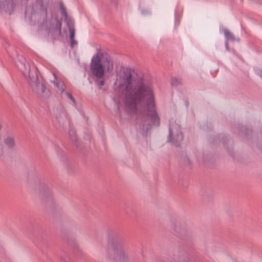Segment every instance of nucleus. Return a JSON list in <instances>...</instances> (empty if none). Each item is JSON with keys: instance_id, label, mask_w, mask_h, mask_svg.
<instances>
[{"instance_id": "nucleus-27", "label": "nucleus", "mask_w": 262, "mask_h": 262, "mask_svg": "<svg viewBox=\"0 0 262 262\" xmlns=\"http://www.w3.org/2000/svg\"><path fill=\"white\" fill-rule=\"evenodd\" d=\"M62 259L64 262H69V258H63L62 257Z\"/></svg>"}, {"instance_id": "nucleus-15", "label": "nucleus", "mask_w": 262, "mask_h": 262, "mask_svg": "<svg viewBox=\"0 0 262 262\" xmlns=\"http://www.w3.org/2000/svg\"><path fill=\"white\" fill-rule=\"evenodd\" d=\"M69 136H70L71 139L72 140V141H73V143L77 145V137H76V133H75V130H74L73 129H70L69 132Z\"/></svg>"}, {"instance_id": "nucleus-29", "label": "nucleus", "mask_w": 262, "mask_h": 262, "mask_svg": "<svg viewBox=\"0 0 262 262\" xmlns=\"http://www.w3.org/2000/svg\"><path fill=\"white\" fill-rule=\"evenodd\" d=\"M101 56H102V57H103V53H101Z\"/></svg>"}, {"instance_id": "nucleus-16", "label": "nucleus", "mask_w": 262, "mask_h": 262, "mask_svg": "<svg viewBox=\"0 0 262 262\" xmlns=\"http://www.w3.org/2000/svg\"><path fill=\"white\" fill-rule=\"evenodd\" d=\"M171 84L172 86H178L179 85H181L182 80L181 79H179L177 78H172Z\"/></svg>"}, {"instance_id": "nucleus-22", "label": "nucleus", "mask_w": 262, "mask_h": 262, "mask_svg": "<svg viewBox=\"0 0 262 262\" xmlns=\"http://www.w3.org/2000/svg\"><path fill=\"white\" fill-rule=\"evenodd\" d=\"M104 84V81L103 80H100L98 82V85L99 86V89L101 88V86L103 85Z\"/></svg>"}, {"instance_id": "nucleus-1", "label": "nucleus", "mask_w": 262, "mask_h": 262, "mask_svg": "<svg viewBox=\"0 0 262 262\" xmlns=\"http://www.w3.org/2000/svg\"><path fill=\"white\" fill-rule=\"evenodd\" d=\"M123 90V103L125 111L137 115L139 127L145 132L152 125L159 126L160 119L156 111L152 84L143 77H134L130 69L123 70L119 82Z\"/></svg>"}, {"instance_id": "nucleus-23", "label": "nucleus", "mask_w": 262, "mask_h": 262, "mask_svg": "<svg viewBox=\"0 0 262 262\" xmlns=\"http://www.w3.org/2000/svg\"><path fill=\"white\" fill-rule=\"evenodd\" d=\"M225 47H226V50L229 51V47L228 41H226Z\"/></svg>"}, {"instance_id": "nucleus-7", "label": "nucleus", "mask_w": 262, "mask_h": 262, "mask_svg": "<svg viewBox=\"0 0 262 262\" xmlns=\"http://www.w3.org/2000/svg\"><path fill=\"white\" fill-rule=\"evenodd\" d=\"M185 246H178L170 250L168 255L171 260L174 262H189L190 257Z\"/></svg>"}, {"instance_id": "nucleus-4", "label": "nucleus", "mask_w": 262, "mask_h": 262, "mask_svg": "<svg viewBox=\"0 0 262 262\" xmlns=\"http://www.w3.org/2000/svg\"><path fill=\"white\" fill-rule=\"evenodd\" d=\"M29 83L32 91L41 99L48 98L50 95V92L42 82L39 81L38 76L35 75L32 78L29 73Z\"/></svg>"}, {"instance_id": "nucleus-19", "label": "nucleus", "mask_w": 262, "mask_h": 262, "mask_svg": "<svg viewBox=\"0 0 262 262\" xmlns=\"http://www.w3.org/2000/svg\"><path fill=\"white\" fill-rule=\"evenodd\" d=\"M241 128L242 132H243L244 130L245 132L246 135H248L251 132V130L249 128H247L245 126H242Z\"/></svg>"}, {"instance_id": "nucleus-14", "label": "nucleus", "mask_w": 262, "mask_h": 262, "mask_svg": "<svg viewBox=\"0 0 262 262\" xmlns=\"http://www.w3.org/2000/svg\"><path fill=\"white\" fill-rule=\"evenodd\" d=\"M224 33L226 41H234L236 40L234 35L227 29H224Z\"/></svg>"}, {"instance_id": "nucleus-3", "label": "nucleus", "mask_w": 262, "mask_h": 262, "mask_svg": "<svg viewBox=\"0 0 262 262\" xmlns=\"http://www.w3.org/2000/svg\"><path fill=\"white\" fill-rule=\"evenodd\" d=\"M106 258L112 262H124L127 260L121 241L115 239L109 243L106 250Z\"/></svg>"}, {"instance_id": "nucleus-5", "label": "nucleus", "mask_w": 262, "mask_h": 262, "mask_svg": "<svg viewBox=\"0 0 262 262\" xmlns=\"http://www.w3.org/2000/svg\"><path fill=\"white\" fill-rule=\"evenodd\" d=\"M37 193L42 203L49 206L53 205V199L49 185L45 182H39L37 186Z\"/></svg>"}, {"instance_id": "nucleus-20", "label": "nucleus", "mask_w": 262, "mask_h": 262, "mask_svg": "<svg viewBox=\"0 0 262 262\" xmlns=\"http://www.w3.org/2000/svg\"><path fill=\"white\" fill-rule=\"evenodd\" d=\"M106 61L107 62V70H109L110 67V58L108 57H105ZM111 66H112V63H111Z\"/></svg>"}, {"instance_id": "nucleus-6", "label": "nucleus", "mask_w": 262, "mask_h": 262, "mask_svg": "<svg viewBox=\"0 0 262 262\" xmlns=\"http://www.w3.org/2000/svg\"><path fill=\"white\" fill-rule=\"evenodd\" d=\"M183 138L184 135L181 132L180 125L176 122L170 124L167 142H171L173 144L179 146H180L181 142L183 141Z\"/></svg>"}, {"instance_id": "nucleus-17", "label": "nucleus", "mask_w": 262, "mask_h": 262, "mask_svg": "<svg viewBox=\"0 0 262 262\" xmlns=\"http://www.w3.org/2000/svg\"><path fill=\"white\" fill-rule=\"evenodd\" d=\"M54 83L56 85L60 93H63L66 88L64 83L62 82H59Z\"/></svg>"}, {"instance_id": "nucleus-2", "label": "nucleus", "mask_w": 262, "mask_h": 262, "mask_svg": "<svg viewBox=\"0 0 262 262\" xmlns=\"http://www.w3.org/2000/svg\"><path fill=\"white\" fill-rule=\"evenodd\" d=\"M50 5V0H35L31 6L27 7L25 13H30L31 21L37 23L39 28H46L48 8Z\"/></svg>"}, {"instance_id": "nucleus-8", "label": "nucleus", "mask_w": 262, "mask_h": 262, "mask_svg": "<svg viewBox=\"0 0 262 262\" xmlns=\"http://www.w3.org/2000/svg\"><path fill=\"white\" fill-rule=\"evenodd\" d=\"M91 70L93 75L96 77L101 78L103 77L104 67L102 65L99 53H97L92 59Z\"/></svg>"}, {"instance_id": "nucleus-21", "label": "nucleus", "mask_w": 262, "mask_h": 262, "mask_svg": "<svg viewBox=\"0 0 262 262\" xmlns=\"http://www.w3.org/2000/svg\"><path fill=\"white\" fill-rule=\"evenodd\" d=\"M110 1L112 5H113L115 7H117L118 4V0H110Z\"/></svg>"}, {"instance_id": "nucleus-30", "label": "nucleus", "mask_w": 262, "mask_h": 262, "mask_svg": "<svg viewBox=\"0 0 262 262\" xmlns=\"http://www.w3.org/2000/svg\"><path fill=\"white\" fill-rule=\"evenodd\" d=\"M2 128V125L1 124H0V129Z\"/></svg>"}, {"instance_id": "nucleus-13", "label": "nucleus", "mask_w": 262, "mask_h": 262, "mask_svg": "<svg viewBox=\"0 0 262 262\" xmlns=\"http://www.w3.org/2000/svg\"><path fill=\"white\" fill-rule=\"evenodd\" d=\"M68 28L70 33V47L71 48H73L77 45V41L75 39V29L74 25H70Z\"/></svg>"}, {"instance_id": "nucleus-24", "label": "nucleus", "mask_w": 262, "mask_h": 262, "mask_svg": "<svg viewBox=\"0 0 262 262\" xmlns=\"http://www.w3.org/2000/svg\"><path fill=\"white\" fill-rule=\"evenodd\" d=\"M3 152V145L0 143V155H2Z\"/></svg>"}, {"instance_id": "nucleus-11", "label": "nucleus", "mask_w": 262, "mask_h": 262, "mask_svg": "<svg viewBox=\"0 0 262 262\" xmlns=\"http://www.w3.org/2000/svg\"><path fill=\"white\" fill-rule=\"evenodd\" d=\"M61 22L57 18L55 19L52 21L49 28H48L49 33H51L52 31L54 33L56 32L59 35L61 34Z\"/></svg>"}, {"instance_id": "nucleus-26", "label": "nucleus", "mask_w": 262, "mask_h": 262, "mask_svg": "<svg viewBox=\"0 0 262 262\" xmlns=\"http://www.w3.org/2000/svg\"><path fill=\"white\" fill-rule=\"evenodd\" d=\"M257 74L262 78V71L261 70H258L257 71Z\"/></svg>"}, {"instance_id": "nucleus-12", "label": "nucleus", "mask_w": 262, "mask_h": 262, "mask_svg": "<svg viewBox=\"0 0 262 262\" xmlns=\"http://www.w3.org/2000/svg\"><path fill=\"white\" fill-rule=\"evenodd\" d=\"M60 10L62 15L64 17V21L66 23L67 27L70 26V25L72 26L74 25V21L69 17L66 9L62 3L60 5Z\"/></svg>"}, {"instance_id": "nucleus-25", "label": "nucleus", "mask_w": 262, "mask_h": 262, "mask_svg": "<svg viewBox=\"0 0 262 262\" xmlns=\"http://www.w3.org/2000/svg\"><path fill=\"white\" fill-rule=\"evenodd\" d=\"M142 13L144 15L148 14L149 13V11L148 10L142 11Z\"/></svg>"}, {"instance_id": "nucleus-10", "label": "nucleus", "mask_w": 262, "mask_h": 262, "mask_svg": "<svg viewBox=\"0 0 262 262\" xmlns=\"http://www.w3.org/2000/svg\"><path fill=\"white\" fill-rule=\"evenodd\" d=\"M174 231L177 236L184 239L187 236V228L185 224L178 223L174 225Z\"/></svg>"}, {"instance_id": "nucleus-28", "label": "nucleus", "mask_w": 262, "mask_h": 262, "mask_svg": "<svg viewBox=\"0 0 262 262\" xmlns=\"http://www.w3.org/2000/svg\"><path fill=\"white\" fill-rule=\"evenodd\" d=\"M225 138H226V137H223V141L224 143H225Z\"/></svg>"}, {"instance_id": "nucleus-9", "label": "nucleus", "mask_w": 262, "mask_h": 262, "mask_svg": "<svg viewBox=\"0 0 262 262\" xmlns=\"http://www.w3.org/2000/svg\"><path fill=\"white\" fill-rule=\"evenodd\" d=\"M3 143L8 149H13L16 145L15 135L12 133L6 134L4 137Z\"/></svg>"}, {"instance_id": "nucleus-18", "label": "nucleus", "mask_w": 262, "mask_h": 262, "mask_svg": "<svg viewBox=\"0 0 262 262\" xmlns=\"http://www.w3.org/2000/svg\"><path fill=\"white\" fill-rule=\"evenodd\" d=\"M66 95H67V97L72 101V102H73L74 105H75L76 104L75 100L74 98L73 97V96L72 95V94L70 93L66 92Z\"/></svg>"}]
</instances>
